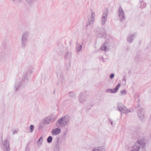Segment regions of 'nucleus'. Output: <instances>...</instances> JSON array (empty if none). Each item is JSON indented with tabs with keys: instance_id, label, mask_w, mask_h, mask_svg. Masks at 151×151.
Returning a JSON list of instances; mask_svg holds the SVG:
<instances>
[{
	"instance_id": "nucleus-14",
	"label": "nucleus",
	"mask_w": 151,
	"mask_h": 151,
	"mask_svg": "<svg viewBox=\"0 0 151 151\" xmlns=\"http://www.w3.org/2000/svg\"><path fill=\"white\" fill-rule=\"evenodd\" d=\"M137 35L136 33H135L133 34L128 36L127 37V41L129 42H132L135 36Z\"/></svg>"
},
{
	"instance_id": "nucleus-11",
	"label": "nucleus",
	"mask_w": 151,
	"mask_h": 151,
	"mask_svg": "<svg viewBox=\"0 0 151 151\" xmlns=\"http://www.w3.org/2000/svg\"><path fill=\"white\" fill-rule=\"evenodd\" d=\"M61 132L60 129L58 128L53 129L51 131V134L53 135H56L59 134Z\"/></svg>"
},
{
	"instance_id": "nucleus-15",
	"label": "nucleus",
	"mask_w": 151,
	"mask_h": 151,
	"mask_svg": "<svg viewBox=\"0 0 151 151\" xmlns=\"http://www.w3.org/2000/svg\"><path fill=\"white\" fill-rule=\"evenodd\" d=\"M65 59H68L70 60L72 57V53L71 52H66L64 56Z\"/></svg>"
},
{
	"instance_id": "nucleus-26",
	"label": "nucleus",
	"mask_w": 151,
	"mask_h": 151,
	"mask_svg": "<svg viewBox=\"0 0 151 151\" xmlns=\"http://www.w3.org/2000/svg\"><path fill=\"white\" fill-rule=\"evenodd\" d=\"M37 0H25L28 3H32L36 1Z\"/></svg>"
},
{
	"instance_id": "nucleus-4",
	"label": "nucleus",
	"mask_w": 151,
	"mask_h": 151,
	"mask_svg": "<svg viewBox=\"0 0 151 151\" xmlns=\"http://www.w3.org/2000/svg\"><path fill=\"white\" fill-rule=\"evenodd\" d=\"M87 91H83L81 93L79 97V101L80 103L84 104L86 103V97L88 95Z\"/></svg>"
},
{
	"instance_id": "nucleus-22",
	"label": "nucleus",
	"mask_w": 151,
	"mask_h": 151,
	"mask_svg": "<svg viewBox=\"0 0 151 151\" xmlns=\"http://www.w3.org/2000/svg\"><path fill=\"white\" fill-rule=\"evenodd\" d=\"M69 96L70 98H75L76 97V94L73 92H70L69 94Z\"/></svg>"
},
{
	"instance_id": "nucleus-32",
	"label": "nucleus",
	"mask_w": 151,
	"mask_h": 151,
	"mask_svg": "<svg viewBox=\"0 0 151 151\" xmlns=\"http://www.w3.org/2000/svg\"><path fill=\"white\" fill-rule=\"evenodd\" d=\"M12 1H13V2H14L16 0H11Z\"/></svg>"
},
{
	"instance_id": "nucleus-28",
	"label": "nucleus",
	"mask_w": 151,
	"mask_h": 151,
	"mask_svg": "<svg viewBox=\"0 0 151 151\" xmlns=\"http://www.w3.org/2000/svg\"><path fill=\"white\" fill-rule=\"evenodd\" d=\"M34 128V126L33 125H31L30 127V132H32Z\"/></svg>"
},
{
	"instance_id": "nucleus-10",
	"label": "nucleus",
	"mask_w": 151,
	"mask_h": 151,
	"mask_svg": "<svg viewBox=\"0 0 151 151\" xmlns=\"http://www.w3.org/2000/svg\"><path fill=\"white\" fill-rule=\"evenodd\" d=\"M53 121V119L51 116H48L44 119L43 123L45 124H48Z\"/></svg>"
},
{
	"instance_id": "nucleus-33",
	"label": "nucleus",
	"mask_w": 151,
	"mask_h": 151,
	"mask_svg": "<svg viewBox=\"0 0 151 151\" xmlns=\"http://www.w3.org/2000/svg\"><path fill=\"white\" fill-rule=\"evenodd\" d=\"M143 2V1H140V2Z\"/></svg>"
},
{
	"instance_id": "nucleus-6",
	"label": "nucleus",
	"mask_w": 151,
	"mask_h": 151,
	"mask_svg": "<svg viewBox=\"0 0 151 151\" xmlns=\"http://www.w3.org/2000/svg\"><path fill=\"white\" fill-rule=\"evenodd\" d=\"M2 140L1 147L4 151H9L10 148L9 147V143L7 139H5L4 141Z\"/></svg>"
},
{
	"instance_id": "nucleus-29",
	"label": "nucleus",
	"mask_w": 151,
	"mask_h": 151,
	"mask_svg": "<svg viewBox=\"0 0 151 151\" xmlns=\"http://www.w3.org/2000/svg\"><path fill=\"white\" fill-rule=\"evenodd\" d=\"M121 93L122 95H125L126 93V91L125 90H124L121 91Z\"/></svg>"
},
{
	"instance_id": "nucleus-30",
	"label": "nucleus",
	"mask_w": 151,
	"mask_h": 151,
	"mask_svg": "<svg viewBox=\"0 0 151 151\" xmlns=\"http://www.w3.org/2000/svg\"><path fill=\"white\" fill-rule=\"evenodd\" d=\"M114 74L113 73H112L110 75V78L111 79H112L114 77Z\"/></svg>"
},
{
	"instance_id": "nucleus-5",
	"label": "nucleus",
	"mask_w": 151,
	"mask_h": 151,
	"mask_svg": "<svg viewBox=\"0 0 151 151\" xmlns=\"http://www.w3.org/2000/svg\"><path fill=\"white\" fill-rule=\"evenodd\" d=\"M136 109L137 110V114L139 118L142 121H143L144 118V109L140 107L139 104H138Z\"/></svg>"
},
{
	"instance_id": "nucleus-13",
	"label": "nucleus",
	"mask_w": 151,
	"mask_h": 151,
	"mask_svg": "<svg viewBox=\"0 0 151 151\" xmlns=\"http://www.w3.org/2000/svg\"><path fill=\"white\" fill-rule=\"evenodd\" d=\"M97 36L99 38L105 37L106 35L104 30L103 29H101V32L98 34Z\"/></svg>"
},
{
	"instance_id": "nucleus-1",
	"label": "nucleus",
	"mask_w": 151,
	"mask_h": 151,
	"mask_svg": "<svg viewBox=\"0 0 151 151\" xmlns=\"http://www.w3.org/2000/svg\"><path fill=\"white\" fill-rule=\"evenodd\" d=\"M34 68L32 67H30L25 74H24L22 80L21 82L19 79L17 80L14 84V89L16 91L19 89L20 88L26 83L29 80V76L32 73Z\"/></svg>"
},
{
	"instance_id": "nucleus-27",
	"label": "nucleus",
	"mask_w": 151,
	"mask_h": 151,
	"mask_svg": "<svg viewBox=\"0 0 151 151\" xmlns=\"http://www.w3.org/2000/svg\"><path fill=\"white\" fill-rule=\"evenodd\" d=\"M95 13L94 12H91V18L95 20Z\"/></svg>"
},
{
	"instance_id": "nucleus-12",
	"label": "nucleus",
	"mask_w": 151,
	"mask_h": 151,
	"mask_svg": "<svg viewBox=\"0 0 151 151\" xmlns=\"http://www.w3.org/2000/svg\"><path fill=\"white\" fill-rule=\"evenodd\" d=\"M109 44L107 42H104L102 45L101 49V50L107 51L109 49L108 48Z\"/></svg>"
},
{
	"instance_id": "nucleus-31",
	"label": "nucleus",
	"mask_w": 151,
	"mask_h": 151,
	"mask_svg": "<svg viewBox=\"0 0 151 151\" xmlns=\"http://www.w3.org/2000/svg\"><path fill=\"white\" fill-rule=\"evenodd\" d=\"M109 121L110 122L111 125L113 127H114V126L116 124L114 123L113 124V122H112L111 119L109 120Z\"/></svg>"
},
{
	"instance_id": "nucleus-2",
	"label": "nucleus",
	"mask_w": 151,
	"mask_h": 151,
	"mask_svg": "<svg viewBox=\"0 0 151 151\" xmlns=\"http://www.w3.org/2000/svg\"><path fill=\"white\" fill-rule=\"evenodd\" d=\"M29 35V32L28 31H25L22 33L20 42V46L22 48H24L26 46Z\"/></svg>"
},
{
	"instance_id": "nucleus-9",
	"label": "nucleus",
	"mask_w": 151,
	"mask_h": 151,
	"mask_svg": "<svg viewBox=\"0 0 151 151\" xmlns=\"http://www.w3.org/2000/svg\"><path fill=\"white\" fill-rule=\"evenodd\" d=\"M119 16V19L121 21L124 20L125 18V15L124 11L121 7H119L118 10Z\"/></svg>"
},
{
	"instance_id": "nucleus-8",
	"label": "nucleus",
	"mask_w": 151,
	"mask_h": 151,
	"mask_svg": "<svg viewBox=\"0 0 151 151\" xmlns=\"http://www.w3.org/2000/svg\"><path fill=\"white\" fill-rule=\"evenodd\" d=\"M121 86L120 83H118L116 86L115 87L114 89H108L106 90V92L108 93H114L117 92L118 89Z\"/></svg>"
},
{
	"instance_id": "nucleus-18",
	"label": "nucleus",
	"mask_w": 151,
	"mask_h": 151,
	"mask_svg": "<svg viewBox=\"0 0 151 151\" xmlns=\"http://www.w3.org/2000/svg\"><path fill=\"white\" fill-rule=\"evenodd\" d=\"M54 151H60V145L58 141L56 142L55 145L54 147Z\"/></svg>"
},
{
	"instance_id": "nucleus-17",
	"label": "nucleus",
	"mask_w": 151,
	"mask_h": 151,
	"mask_svg": "<svg viewBox=\"0 0 151 151\" xmlns=\"http://www.w3.org/2000/svg\"><path fill=\"white\" fill-rule=\"evenodd\" d=\"M120 111L123 114H126L130 112V110L129 109H127L126 107L124 106V107L123 108V109Z\"/></svg>"
},
{
	"instance_id": "nucleus-19",
	"label": "nucleus",
	"mask_w": 151,
	"mask_h": 151,
	"mask_svg": "<svg viewBox=\"0 0 151 151\" xmlns=\"http://www.w3.org/2000/svg\"><path fill=\"white\" fill-rule=\"evenodd\" d=\"M123 107H124V106L122 103H118L117 108L119 111H120Z\"/></svg>"
},
{
	"instance_id": "nucleus-7",
	"label": "nucleus",
	"mask_w": 151,
	"mask_h": 151,
	"mask_svg": "<svg viewBox=\"0 0 151 151\" xmlns=\"http://www.w3.org/2000/svg\"><path fill=\"white\" fill-rule=\"evenodd\" d=\"M108 15V13L107 12L104 11L103 12L101 19V23L102 25H103L105 24L107 19Z\"/></svg>"
},
{
	"instance_id": "nucleus-25",
	"label": "nucleus",
	"mask_w": 151,
	"mask_h": 151,
	"mask_svg": "<svg viewBox=\"0 0 151 151\" xmlns=\"http://www.w3.org/2000/svg\"><path fill=\"white\" fill-rule=\"evenodd\" d=\"M43 140V138L42 137H41L37 141V143L41 144Z\"/></svg>"
},
{
	"instance_id": "nucleus-21",
	"label": "nucleus",
	"mask_w": 151,
	"mask_h": 151,
	"mask_svg": "<svg viewBox=\"0 0 151 151\" xmlns=\"http://www.w3.org/2000/svg\"><path fill=\"white\" fill-rule=\"evenodd\" d=\"M82 48V46L80 44H77L76 46V50L77 52H79L80 51Z\"/></svg>"
},
{
	"instance_id": "nucleus-20",
	"label": "nucleus",
	"mask_w": 151,
	"mask_h": 151,
	"mask_svg": "<svg viewBox=\"0 0 151 151\" xmlns=\"http://www.w3.org/2000/svg\"><path fill=\"white\" fill-rule=\"evenodd\" d=\"M94 19H93L91 18H90L88 19V22L86 24V26H88L89 25L93 24L94 22Z\"/></svg>"
},
{
	"instance_id": "nucleus-24",
	"label": "nucleus",
	"mask_w": 151,
	"mask_h": 151,
	"mask_svg": "<svg viewBox=\"0 0 151 151\" xmlns=\"http://www.w3.org/2000/svg\"><path fill=\"white\" fill-rule=\"evenodd\" d=\"M52 137L51 136H50L48 137L47 139V141L48 143H50L52 142Z\"/></svg>"
},
{
	"instance_id": "nucleus-16",
	"label": "nucleus",
	"mask_w": 151,
	"mask_h": 151,
	"mask_svg": "<svg viewBox=\"0 0 151 151\" xmlns=\"http://www.w3.org/2000/svg\"><path fill=\"white\" fill-rule=\"evenodd\" d=\"M105 149L103 146L97 147L94 148L92 151H105Z\"/></svg>"
},
{
	"instance_id": "nucleus-23",
	"label": "nucleus",
	"mask_w": 151,
	"mask_h": 151,
	"mask_svg": "<svg viewBox=\"0 0 151 151\" xmlns=\"http://www.w3.org/2000/svg\"><path fill=\"white\" fill-rule=\"evenodd\" d=\"M60 81L62 83H64L65 81V78L63 75H61L60 77Z\"/></svg>"
},
{
	"instance_id": "nucleus-3",
	"label": "nucleus",
	"mask_w": 151,
	"mask_h": 151,
	"mask_svg": "<svg viewBox=\"0 0 151 151\" xmlns=\"http://www.w3.org/2000/svg\"><path fill=\"white\" fill-rule=\"evenodd\" d=\"M70 119V116L69 115H66L58 120L56 123L57 125L60 124L59 126L61 127H65L68 124Z\"/></svg>"
}]
</instances>
